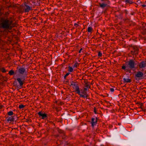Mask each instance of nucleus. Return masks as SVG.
<instances>
[{
  "instance_id": "obj_22",
  "label": "nucleus",
  "mask_w": 146,
  "mask_h": 146,
  "mask_svg": "<svg viewBox=\"0 0 146 146\" xmlns=\"http://www.w3.org/2000/svg\"><path fill=\"white\" fill-rule=\"evenodd\" d=\"M78 64L77 62H76L73 66V68H77L78 66Z\"/></svg>"
},
{
  "instance_id": "obj_15",
  "label": "nucleus",
  "mask_w": 146,
  "mask_h": 146,
  "mask_svg": "<svg viewBox=\"0 0 146 146\" xmlns=\"http://www.w3.org/2000/svg\"><path fill=\"white\" fill-rule=\"evenodd\" d=\"M81 94H83V95L86 96V97L85 98H87L88 96L87 93L85 91H83L81 92Z\"/></svg>"
},
{
  "instance_id": "obj_6",
  "label": "nucleus",
  "mask_w": 146,
  "mask_h": 146,
  "mask_svg": "<svg viewBox=\"0 0 146 146\" xmlns=\"http://www.w3.org/2000/svg\"><path fill=\"white\" fill-rule=\"evenodd\" d=\"M73 88L75 89L76 93L78 94L80 96V97L85 98L86 97V96L83 95V94H81V92L79 88L78 84L75 86L74 87H73Z\"/></svg>"
},
{
  "instance_id": "obj_1",
  "label": "nucleus",
  "mask_w": 146,
  "mask_h": 146,
  "mask_svg": "<svg viewBox=\"0 0 146 146\" xmlns=\"http://www.w3.org/2000/svg\"><path fill=\"white\" fill-rule=\"evenodd\" d=\"M13 27L12 21L7 19H3L0 23V28L10 30Z\"/></svg>"
},
{
  "instance_id": "obj_25",
  "label": "nucleus",
  "mask_w": 146,
  "mask_h": 146,
  "mask_svg": "<svg viewBox=\"0 0 146 146\" xmlns=\"http://www.w3.org/2000/svg\"><path fill=\"white\" fill-rule=\"evenodd\" d=\"M70 74V73L68 72L66 73V74L64 76V79H66V78L67 76H68Z\"/></svg>"
},
{
  "instance_id": "obj_34",
  "label": "nucleus",
  "mask_w": 146,
  "mask_h": 146,
  "mask_svg": "<svg viewBox=\"0 0 146 146\" xmlns=\"http://www.w3.org/2000/svg\"><path fill=\"white\" fill-rule=\"evenodd\" d=\"M125 13L126 14H127L128 13V11L126 10H125Z\"/></svg>"
},
{
  "instance_id": "obj_32",
  "label": "nucleus",
  "mask_w": 146,
  "mask_h": 146,
  "mask_svg": "<svg viewBox=\"0 0 146 146\" xmlns=\"http://www.w3.org/2000/svg\"><path fill=\"white\" fill-rule=\"evenodd\" d=\"M88 88H84V90L85 91H87L88 90Z\"/></svg>"
},
{
  "instance_id": "obj_12",
  "label": "nucleus",
  "mask_w": 146,
  "mask_h": 146,
  "mask_svg": "<svg viewBox=\"0 0 146 146\" xmlns=\"http://www.w3.org/2000/svg\"><path fill=\"white\" fill-rule=\"evenodd\" d=\"M15 116L8 117L7 118V121L8 122L13 121L15 119Z\"/></svg>"
},
{
  "instance_id": "obj_24",
  "label": "nucleus",
  "mask_w": 146,
  "mask_h": 146,
  "mask_svg": "<svg viewBox=\"0 0 146 146\" xmlns=\"http://www.w3.org/2000/svg\"><path fill=\"white\" fill-rule=\"evenodd\" d=\"M122 69H123L124 70H126L127 71V64L126 65V66H122Z\"/></svg>"
},
{
  "instance_id": "obj_35",
  "label": "nucleus",
  "mask_w": 146,
  "mask_h": 146,
  "mask_svg": "<svg viewBox=\"0 0 146 146\" xmlns=\"http://www.w3.org/2000/svg\"><path fill=\"white\" fill-rule=\"evenodd\" d=\"M98 55H102V53H101L100 52H99Z\"/></svg>"
},
{
  "instance_id": "obj_42",
  "label": "nucleus",
  "mask_w": 146,
  "mask_h": 146,
  "mask_svg": "<svg viewBox=\"0 0 146 146\" xmlns=\"http://www.w3.org/2000/svg\"><path fill=\"white\" fill-rule=\"evenodd\" d=\"M127 77H128V78H129V76H127Z\"/></svg>"
},
{
  "instance_id": "obj_18",
  "label": "nucleus",
  "mask_w": 146,
  "mask_h": 146,
  "mask_svg": "<svg viewBox=\"0 0 146 146\" xmlns=\"http://www.w3.org/2000/svg\"><path fill=\"white\" fill-rule=\"evenodd\" d=\"M77 84H76L75 82H72L71 84L70 85V86H73V87H74L75 86H76Z\"/></svg>"
},
{
  "instance_id": "obj_13",
  "label": "nucleus",
  "mask_w": 146,
  "mask_h": 146,
  "mask_svg": "<svg viewBox=\"0 0 146 146\" xmlns=\"http://www.w3.org/2000/svg\"><path fill=\"white\" fill-rule=\"evenodd\" d=\"M108 4L107 3H100L99 4L101 8H104L107 6Z\"/></svg>"
},
{
  "instance_id": "obj_2",
  "label": "nucleus",
  "mask_w": 146,
  "mask_h": 146,
  "mask_svg": "<svg viewBox=\"0 0 146 146\" xmlns=\"http://www.w3.org/2000/svg\"><path fill=\"white\" fill-rule=\"evenodd\" d=\"M136 64L134 61L133 60H130L128 62V63L127 64V72L131 73L130 70L135 69Z\"/></svg>"
},
{
  "instance_id": "obj_39",
  "label": "nucleus",
  "mask_w": 146,
  "mask_h": 146,
  "mask_svg": "<svg viewBox=\"0 0 146 146\" xmlns=\"http://www.w3.org/2000/svg\"><path fill=\"white\" fill-rule=\"evenodd\" d=\"M3 106L1 105H0V109H1L2 107Z\"/></svg>"
},
{
  "instance_id": "obj_38",
  "label": "nucleus",
  "mask_w": 146,
  "mask_h": 146,
  "mask_svg": "<svg viewBox=\"0 0 146 146\" xmlns=\"http://www.w3.org/2000/svg\"><path fill=\"white\" fill-rule=\"evenodd\" d=\"M82 50V48H81V49H80V50H79V53H80L81 52V51Z\"/></svg>"
},
{
  "instance_id": "obj_11",
  "label": "nucleus",
  "mask_w": 146,
  "mask_h": 146,
  "mask_svg": "<svg viewBox=\"0 0 146 146\" xmlns=\"http://www.w3.org/2000/svg\"><path fill=\"white\" fill-rule=\"evenodd\" d=\"M139 66L140 68H145L146 67V61H142L139 64Z\"/></svg>"
},
{
  "instance_id": "obj_17",
  "label": "nucleus",
  "mask_w": 146,
  "mask_h": 146,
  "mask_svg": "<svg viewBox=\"0 0 146 146\" xmlns=\"http://www.w3.org/2000/svg\"><path fill=\"white\" fill-rule=\"evenodd\" d=\"M92 30V28L91 27H88V31L89 32H91Z\"/></svg>"
},
{
  "instance_id": "obj_33",
  "label": "nucleus",
  "mask_w": 146,
  "mask_h": 146,
  "mask_svg": "<svg viewBox=\"0 0 146 146\" xmlns=\"http://www.w3.org/2000/svg\"><path fill=\"white\" fill-rule=\"evenodd\" d=\"M110 91L111 92H113L114 91V89L113 88H111L110 89Z\"/></svg>"
},
{
  "instance_id": "obj_8",
  "label": "nucleus",
  "mask_w": 146,
  "mask_h": 146,
  "mask_svg": "<svg viewBox=\"0 0 146 146\" xmlns=\"http://www.w3.org/2000/svg\"><path fill=\"white\" fill-rule=\"evenodd\" d=\"M25 75L22 76L21 78H18L17 79V80L19 82V84L21 86H23V81L25 80Z\"/></svg>"
},
{
  "instance_id": "obj_26",
  "label": "nucleus",
  "mask_w": 146,
  "mask_h": 146,
  "mask_svg": "<svg viewBox=\"0 0 146 146\" xmlns=\"http://www.w3.org/2000/svg\"><path fill=\"white\" fill-rule=\"evenodd\" d=\"M59 132L60 133H61L62 134V135H64V134L63 131L61 130H59Z\"/></svg>"
},
{
  "instance_id": "obj_27",
  "label": "nucleus",
  "mask_w": 146,
  "mask_h": 146,
  "mask_svg": "<svg viewBox=\"0 0 146 146\" xmlns=\"http://www.w3.org/2000/svg\"><path fill=\"white\" fill-rule=\"evenodd\" d=\"M89 86V85L87 83H86L84 85V87L86 88H88Z\"/></svg>"
},
{
  "instance_id": "obj_37",
  "label": "nucleus",
  "mask_w": 146,
  "mask_h": 146,
  "mask_svg": "<svg viewBox=\"0 0 146 146\" xmlns=\"http://www.w3.org/2000/svg\"><path fill=\"white\" fill-rule=\"evenodd\" d=\"M94 112L96 114L97 113L96 111V109H94Z\"/></svg>"
},
{
  "instance_id": "obj_7",
  "label": "nucleus",
  "mask_w": 146,
  "mask_h": 146,
  "mask_svg": "<svg viewBox=\"0 0 146 146\" xmlns=\"http://www.w3.org/2000/svg\"><path fill=\"white\" fill-rule=\"evenodd\" d=\"M38 114L39 115V117L42 119H47V115L41 111L38 112Z\"/></svg>"
},
{
  "instance_id": "obj_41",
  "label": "nucleus",
  "mask_w": 146,
  "mask_h": 146,
  "mask_svg": "<svg viewBox=\"0 0 146 146\" xmlns=\"http://www.w3.org/2000/svg\"><path fill=\"white\" fill-rule=\"evenodd\" d=\"M98 56L99 57H101L102 56V55H99Z\"/></svg>"
},
{
  "instance_id": "obj_9",
  "label": "nucleus",
  "mask_w": 146,
  "mask_h": 146,
  "mask_svg": "<svg viewBox=\"0 0 146 146\" xmlns=\"http://www.w3.org/2000/svg\"><path fill=\"white\" fill-rule=\"evenodd\" d=\"M18 72L20 74H26L27 72L26 69L23 68H21L19 69Z\"/></svg>"
},
{
  "instance_id": "obj_43",
  "label": "nucleus",
  "mask_w": 146,
  "mask_h": 146,
  "mask_svg": "<svg viewBox=\"0 0 146 146\" xmlns=\"http://www.w3.org/2000/svg\"><path fill=\"white\" fill-rule=\"evenodd\" d=\"M139 104H141H141L139 103Z\"/></svg>"
},
{
  "instance_id": "obj_40",
  "label": "nucleus",
  "mask_w": 146,
  "mask_h": 146,
  "mask_svg": "<svg viewBox=\"0 0 146 146\" xmlns=\"http://www.w3.org/2000/svg\"><path fill=\"white\" fill-rule=\"evenodd\" d=\"M3 72H6V70H5V69H4V70H3Z\"/></svg>"
},
{
  "instance_id": "obj_31",
  "label": "nucleus",
  "mask_w": 146,
  "mask_h": 146,
  "mask_svg": "<svg viewBox=\"0 0 146 146\" xmlns=\"http://www.w3.org/2000/svg\"><path fill=\"white\" fill-rule=\"evenodd\" d=\"M74 26L77 27L78 26V25L77 23H75L74 24Z\"/></svg>"
},
{
  "instance_id": "obj_30",
  "label": "nucleus",
  "mask_w": 146,
  "mask_h": 146,
  "mask_svg": "<svg viewBox=\"0 0 146 146\" xmlns=\"http://www.w3.org/2000/svg\"><path fill=\"white\" fill-rule=\"evenodd\" d=\"M13 84L14 85V86H16L17 85V82L16 81L14 82L13 83Z\"/></svg>"
},
{
  "instance_id": "obj_3",
  "label": "nucleus",
  "mask_w": 146,
  "mask_h": 146,
  "mask_svg": "<svg viewBox=\"0 0 146 146\" xmlns=\"http://www.w3.org/2000/svg\"><path fill=\"white\" fill-rule=\"evenodd\" d=\"M20 8V12L23 11L25 13H28L30 10H32L31 7H30L29 5L26 4H24L21 6Z\"/></svg>"
},
{
  "instance_id": "obj_16",
  "label": "nucleus",
  "mask_w": 146,
  "mask_h": 146,
  "mask_svg": "<svg viewBox=\"0 0 146 146\" xmlns=\"http://www.w3.org/2000/svg\"><path fill=\"white\" fill-rule=\"evenodd\" d=\"M125 2L127 3H129L130 4H131L133 3V2L130 1V0H125Z\"/></svg>"
},
{
  "instance_id": "obj_23",
  "label": "nucleus",
  "mask_w": 146,
  "mask_h": 146,
  "mask_svg": "<svg viewBox=\"0 0 146 146\" xmlns=\"http://www.w3.org/2000/svg\"><path fill=\"white\" fill-rule=\"evenodd\" d=\"M101 1H103L104 2L103 3H109V1L108 0H101Z\"/></svg>"
},
{
  "instance_id": "obj_28",
  "label": "nucleus",
  "mask_w": 146,
  "mask_h": 146,
  "mask_svg": "<svg viewBox=\"0 0 146 146\" xmlns=\"http://www.w3.org/2000/svg\"><path fill=\"white\" fill-rule=\"evenodd\" d=\"M25 106L22 104L20 105L19 106V108L20 109L22 108H23Z\"/></svg>"
},
{
  "instance_id": "obj_19",
  "label": "nucleus",
  "mask_w": 146,
  "mask_h": 146,
  "mask_svg": "<svg viewBox=\"0 0 146 146\" xmlns=\"http://www.w3.org/2000/svg\"><path fill=\"white\" fill-rule=\"evenodd\" d=\"M9 74L10 75H13L14 74V72L13 70H11L9 71Z\"/></svg>"
},
{
  "instance_id": "obj_20",
  "label": "nucleus",
  "mask_w": 146,
  "mask_h": 146,
  "mask_svg": "<svg viewBox=\"0 0 146 146\" xmlns=\"http://www.w3.org/2000/svg\"><path fill=\"white\" fill-rule=\"evenodd\" d=\"M69 69L68 70V71L70 72H72L73 70V68L71 67L70 66H69L68 67Z\"/></svg>"
},
{
  "instance_id": "obj_5",
  "label": "nucleus",
  "mask_w": 146,
  "mask_h": 146,
  "mask_svg": "<svg viewBox=\"0 0 146 146\" xmlns=\"http://www.w3.org/2000/svg\"><path fill=\"white\" fill-rule=\"evenodd\" d=\"M129 49H132L131 51L132 55H136L138 54V49L136 46L131 45L129 47Z\"/></svg>"
},
{
  "instance_id": "obj_29",
  "label": "nucleus",
  "mask_w": 146,
  "mask_h": 146,
  "mask_svg": "<svg viewBox=\"0 0 146 146\" xmlns=\"http://www.w3.org/2000/svg\"><path fill=\"white\" fill-rule=\"evenodd\" d=\"M22 86H21L20 84L19 85H17L16 86L17 87V88H21V87Z\"/></svg>"
},
{
  "instance_id": "obj_10",
  "label": "nucleus",
  "mask_w": 146,
  "mask_h": 146,
  "mask_svg": "<svg viewBox=\"0 0 146 146\" xmlns=\"http://www.w3.org/2000/svg\"><path fill=\"white\" fill-rule=\"evenodd\" d=\"M97 122V119L96 117V118H92L91 120V124L92 127H93L96 125Z\"/></svg>"
},
{
  "instance_id": "obj_21",
  "label": "nucleus",
  "mask_w": 146,
  "mask_h": 146,
  "mask_svg": "<svg viewBox=\"0 0 146 146\" xmlns=\"http://www.w3.org/2000/svg\"><path fill=\"white\" fill-rule=\"evenodd\" d=\"M13 112L12 111H9L8 113V114L10 116H11L13 114Z\"/></svg>"
},
{
  "instance_id": "obj_36",
  "label": "nucleus",
  "mask_w": 146,
  "mask_h": 146,
  "mask_svg": "<svg viewBox=\"0 0 146 146\" xmlns=\"http://www.w3.org/2000/svg\"><path fill=\"white\" fill-rule=\"evenodd\" d=\"M142 6L143 7H146V5H142Z\"/></svg>"
},
{
  "instance_id": "obj_14",
  "label": "nucleus",
  "mask_w": 146,
  "mask_h": 146,
  "mask_svg": "<svg viewBox=\"0 0 146 146\" xmlns=\"http://www.w3.org/2000/svg\"><path fill=\"white\" fill-rule=\"evenodd\" d=\"M123 80L124 82L128 83L130 82H131V80L129 78H123Z\"/></svg>"
},
{
  "instance_id": "obj_4",
  "label": "nucleus",
  "mask_w": 146,
  "mask_h": 146,
  "mask_svg": "<svg viewBox=\"0 0 146 146\" xmlns=\"http://www.w3.org/2000/svg\"><path fill=\"white\" fill-rule=\"evenodd\" d=\"M146 75H145L142 72L138 71L135 74V78L136 80H138L145 78Z\"/></svg>"
}]
</instances>
